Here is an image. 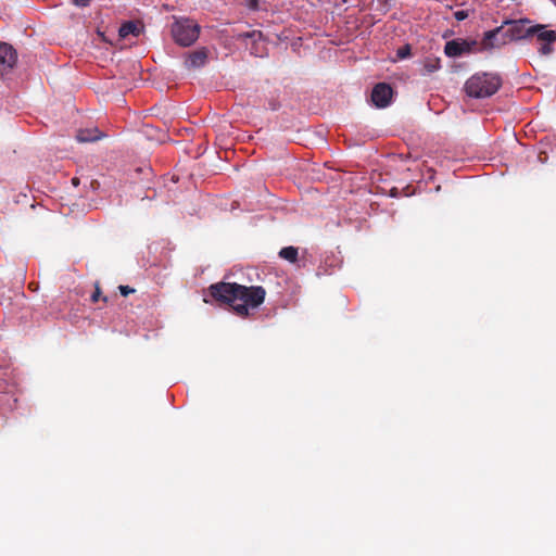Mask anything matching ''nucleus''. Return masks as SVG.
<instances>
[{
	"label": "nucleus",
	"mask_w": 556,
	"mask_h": 556,
	"mask_svg": "<svg viewBox=\"0 0 556 556\" xmlns=\"http://www.w3.org/2000/svg\"><path fill=\"white\" fill-rule=\"evenodd\" d=\"M206 294L216 302L227 304L235 315L247 318L264 303L266 291L261 286L219 281L211 285Z\"/></svg>",
	"instance_id": "f257e3e1"
},
{
	"label": "nucleus",
	"mask_w": 556,
	"mask_h": 556,
	"mask_svg": "<svg viewBox=\"0 0 556 556\" xmlns=\"http://www.w3.org/2000/svg\"><path fill=\"white\" fill-rule=\"evenodd\" d=\"M502 86L498 75L492 73H477L467 79L464 89L468 97L483 99L493 96Z\"/></svg>",
	"instance_id": "f03ea898"
},
{
	"label": "nucleus",
	"mask_w": 556,
	"mask_h": 556,
	"mask_svg": "<svg viewBox=\"0 0 556 556\" xmlns=\"http://www.w3.org/2000/svg\"><path fill=\"white\" fill-rule=\"evenodd\" d=\"M200 25L189 17H176L170 33L174 41L181 47L192 46L200 36Z\"/></svg>",
	"instance_id": "7ed1b4c3"
},
{
	"label": "nucleus",
	"mask_w": 556,
	"mask_h": 556,
	"mask_svg": "<svg viewBox=\"0 0 556 556\" xmlns=\"http://www.w3.org/2000/svg\"><path fill=\"white\" fill-rule=\"evenodd\" d=\"M528 18L521 20H506L502 23L504 25L503 35L506 45L511 41H518L530 38L531 26Z\"/></svg>",
	"instance_id": "20e7f679"
},
{
	"label": "nucleus",
	"mask_w": 556,
	"mask_h": 556,
	"mask_svg": "<svg viewBox=\"0 0 556 556\" xmlns=\"http://www.w3.org/2000/svg\"><path fill=\"white\" fill-rule=\"evenodd\" d=\"M476 45V40L453 39L445 43L444 53L448 58H459L471 53Z\"/></svg>",
	"instance_id": "39448f33"
},
{
	"label": "nucleus",
	"mask_w": 556,
	"mask_h": 556,
	"mask_svg": "<svg viewBox=\"0 0 556 556\" xmlns=\"http://www.w3.org/2000/svg\"><path fill=\"white\" fill-rule=\"evenodd\" d=\"M393 97V89L386 83L377 84L371 91V101L375 106L383 109L390 105Z\"/></svg>",
	"instance_id": "423d86ee"
},
{
	"label": "nucleus",
	"mask_w": 556,
	"mask_h": 556,
	"mask_svg": "<svg viewBox=\"0 0 556 556\" xmlns=\"http://www.w3.org/2000/svg\"><path fill=\"white\" fill-rule=\"evenodd\" d=\"M504 25H501L492 30H488L483 34L481 40L482 50L500 49L506 45L503 35Z\"/></svg>",
	"instance_id": "0eeeda50"
},
{
	"label": "nucleus",
	"mask_w": 556,
	"mask_h": 556,
	"mask_svg": "<svg viewBox=\"0 0 556 556\" xmlns=\"http://www.w3.org/2000/svg\"><path fill=\"white\" fill-rule=\"evenodd\" d=\"M16 62V50L7 42H0V73H8L15 66Z\"/></svg>",
	"instance_id": "6e6552de"
},
{
	"label": "nucleus",
	"mask_w": 556,
	"mask_h": 556,
	"mask_svg": "<svg viewBox=\"0 0 556 556\" xmlns=\"http://www.w3.org/2000/svg\"><path fill=\"white\" fill-rule=\"evenodd\" d=\"M207 61V51L205 48H201L197 51L188 53L185 60V66L188 70L200 68L205 65Z\"/></svg>",
	"instance_id": "1a4fd4ad"
},
{
	"label": "nucleus",
	"mask_w": 556,
	"mask_h": 556,
	"mask_svg": "<svg viewBox=\"0 0 556 556\" xmlns=\"http://www.w3.org/2000/svg\"><path fill=\"white\" fill-rule=\"evenodd\" d=\"M532 36H536L538 40L541 42L556 41V31L546 29L544 25L531 26L530 37Z\"/></svg>",
	"instance_id": "9d476101"
},
{
	"label": "nucleus",
	"mask_w": 556,
	"mask_h": 556,
	"mask_svg": "<svg viewBox=\"0 0 556 556\" xmlns=\"http://www.w3.org/2000/svg\"><path fill=\"white\" fill-rule=\"evenodd\" d=\"M102 137L103 134L97 127L79 129L76 134V139L78 142H91L99 140Z\"/></svg>",
	"instance_id": "9b49d317"
},
{
	"label": "nucleus",
	"mask_w": 556,
	"mask_h": 556,
	"mask_svg": "<svg viewBox=\"0 0 556 556\" xmlns=\"http://www.w3.org/2000/svg\"><path fill=\"white\" fill-rule=\"evenodd\" d=\"M140 29L135 22H126L124 23L118 30V35L121 38H126L129 35L139 36Z\"/></svg>",
	"instance_id": "f8f14e48"
},
{
	"label": "nucleus",
	"mask_w": 556,
	"mask_h": 556,
	"mask_svg": "<svg viewBox=\"0 0 556 556\" xmlns=\"http://www.w3.org/2000/svg\"><path fill=\"white\" fill-rule=\"evenodd\" d=\"M298 248L295 247H285L279 251V256L290 263H295L298 261Z\"/></svg>",
	"instance_id": "ddd939ff"
},
{
	"label": "nucleus",
	"mask_w": 556,
	"mask_h": 556,
	"mask_svg": "<svg viewBox=\"0 0 556 556\" xmlns=\"http://www.w3.org/2000/svg\"><path fill=\"white\" fill-rule=\"evenodd\" d=\"M440 68L439 60H427L424 64V70L427 74L433 73Z\"/></svg>",
	"instance_id": "4468645a"
},
{
	"label": "nucleus",
	"mask_w": 556,
	"mask_h": 556,
	"mask_svg": "<svg viewBox=\"0 0 556 556\" xmlns=\"http://www.w3.org/2000/svg\"><path fill=\"white\" fill-rule=\"evenodd\" d=\"M553 43L554 42H542L541 47L539 48V52L543 55H547L553 51Z\"/></svg>",
	"instance_id": "2eb2a0df"
},
{
	"label": "nucleus",
	"mask_w": 556,
	"mask_h": 556,
	"mask_svg": "<svg viewBox=\"0 0 556 556\" xmlns=\"http://www.w3.org/2000/svg\"><path fill=\"white\" fill-rule=\"evenodd\" d=\"M408 55H410V47L408 45H406L397 50V56L400 59H405Z\"/></svg>",
	"instance_id": "dca6fc26"
},
{
	"label": "nucleus",
	"mask_w": 556,
	"mask_h": 556,
	"mask_svg": "<svg viewBox=\"0 0 556 556\" xmlns=\"http://www.w3.org/2000/svg\"><path fill=\"white\" fill-rule=\"evenodd\" d=\"M468 16H469V13L466 10H458V11L454 12L455 20L459 21V22L466 20Z\"/></svg>",
	"instance_id": "f3484780"
},
{
	"label": "nucleus",
	"mask_w": 556,
	"mask_h": 556,
	"mask_svg": "<svg viewBox=\"0 0 556 556\" xmlns=\"http://www.w3.org/2000/svg\"><path fill=\"white\" fill-rule=\"evenodd\" d=\"M118 290H119V292H121V294H122L123 296H127V295H129L130 293H134V292H135V289H134V288H131V287H129V286H119V287H118Z\"/></svg>",
	"instance_id": "a211bd4d"
},
{
	"label": "nucleus",
	"mask_w": 556,
	"mask_h": 556,
	"mask_svg": "<svg viewBox=\"0 0 556 556\" xmlns=\"http://www.w3.org/2000/svg\"><path fill=\"white\" fill-rule=\"evenodd\" d=\"M100 296H101V289H100L99 285L97 283L94 291L91 294V301L94 303L100 299Z\"/></svg>",
	"instance_id": "6ab92c4d"
},
{
	"label": "nucleus",
	"mask_w": 556,
	"mask_h": 556,
	"mask_svg": "<svg viewBox=\"0 0 556 556\" xmlns=\"http://www.w3.org/2000/svg\"><path fill=\"white\" fill-rule=\"evenodd\" d=\"M91 0H73L74 4L77 7H88Z\"/></svg>",
	"instance_id": "aec40b11"
}]
</instances>
